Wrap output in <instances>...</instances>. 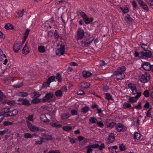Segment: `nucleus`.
<instances>
[{
    "label": "nucleus",
    "mask_w": 153,
    "mask_h": 153,
    "mask_svg": "<svg viewBox=\"0 0 153 153\" xmlns=\"http://www.w3.org/2000/svg\"><path fill=\"white\" fill-rule=\"evenodd\" d=\"M28 94L26 92H19L18 94V95L22 97H25L28 95Z\"/></svg>",
    "instance_id": "e433bc0d"
},
{
    "label": "nucleus",
    "mask_w": 153,
    "mask_h": 153,
    "mask_svg": "<svg viewBox=\"0 0 153 153\" xmlns=\"http://www.w3.org/2000/svg\"><path fill=\"white\" fill-rule=\"evenodd\" d=\"M6 56L4 54L1 49H0V61H2L3 58L4 57H6Z\"/></svg>",
    "instance_id": "37998d69"
},
{
    "label": "nucleus",
    "mask_w": 153,
    "mask_h": 153,
    "mask_svg": "<svg viewBox=\"0 0 153 153\" xmlns=\"http://www.w3.org/2000/svg\"><path fill=\"white\" fill-rule=\"evenodd\" d=\"M137 100V99L135 97H131L129 99V101L132 103H133L136 102Z\"/></svg>",
    "instance_id": "f704fd0d"
},
{
    "label": "nucleus",
    "mask_w": 153,
    "mask_h": 153,
    "mask_svg": "<svg viewBox=\"0 0 153 153\" xmlns=\"http://www.w3.org/2000/svg\"><path fill=\"white\" fill-rule=\"evenodd\" d=\"M39 51L41 53H44L45 52V50L44 47L42 46H39L38 48Z\"/></svg>",
    "instance_id": "473e14b6"
},
{
    "label": "nucleus",
    "mask_w": 153,
    "mask_h": 153,
    "mask_svg": "<svg viewBox=\"0 0 153 153\" xmlns=\"http://www.w3.org/2000/svg\"><path fill=\"white\" fill-rule=\"evenodd\" d=\"M41 102V100L39 98H35L32 100L31 103L36 104L40 102Z\"/></svg>",
    "instance_id": "2f4dec72"
},
{
    "label": "nucleus",
    "mask_w": 153,
    "mask_h": 153,
    "mask_svg": "<svg viewBox=\"0 0 153 153\" xmlns=\"http://www.w3.org/2000/svg\"><path fill=\"white\" fill-rule=\"evenodd\" d=\"M18 113V111L16 109L11 110L10 108H9V111L8 112V117H14L17 115Z\"/></svg>",
    "instance_id": "ddd939ff"
},
{
    "label": "nucleus",
    "mask_w": 153,
    "mask_h": 153,
    "mask_svg": "<svg viewBox=\"0 0 153 153\" xmlns=\"http://www.w3.org/2000/svg\"><path fill=\"white\" fill-rule=\"evenodd\" d=\"M91 35L87 32H84L81 28H79L77 31L76 39L77 40H81L83 38L84 40L81 42L82 45L83 47H87L91 45L94 39L92 37H90Z\"/></svg>",
    "instance_id": "f257e3e1"
},
{
    "label": "nucleus",
    "mask_w": 153,
    "mask_h": 153,
    "mask_svg": "<svg viewBox=\"0 0 153 153\" xmlns=\"http://www.w3.org/2000/svg\"><path fill=\"white\" fill-rule=\"evenodd\" d=\"M21 47L19 42H15L13 46V49L15 53H18L19 52Z\"/></svg>",
    "instance_id": "4468645a"
},
{
    "label": "nucleus",
    "mask_w": 153,
    "mask_h": 153,
    "mask_svg": "<svg viewBox=\"0 0 153 153\" xmlns=\"http://www.w3.org/2000/svg\"><path fill=\"white\" fill-rule=\"evenodd\" d=\"M5 103L7 104L10 106L14 105L16 104L15 102L13 100H6L5 101Z\"/></svg>",
    "instance_id": "b1692460"
},
{
    "label": "nucleus",
    "mask_w": 153,
    "mask_h": 153,
    "mask_svg": "<svg viewBox=\"0 0 153 153\" xmlns=\"http://www.w3.org/2000/svg\"><path fill=\"white\" fill-rule=\"evenodd\" d=\"M71 113L73 115H76L77 114V111L75 109H73L71 111Z\"/></svg>",
    "instance_id": "5fc2aeb1"
},
{
    "label": "nucleus",
    "mask_w": 153,
    "mask_h": 153,
    "mask_svg": "<svg viewBox=\"0 0 153 153\" xmlns=\"http://www.w3.org/2000/svg\"><path fill=\"white\" fill-rule=\"evenodd\" d=\"M116 124L115 123L111 122L107 123V126L108 127L112 128L116 125Z\"/></svg>",
    "instance_id": "a19ab883"
},
{
    "label": "nucleus",
    "mask_w": 153,
    "mask_h": 153,
    "mask_svg": "<svg viewBox=\"0 0 153 153\" xmlns=\"http://www.w3.org/2000/svg\"><path fill=\"white\" fill-rule=\"evenodd\" d=\"M141 135L137 132H135L134 134V138L135 140H139L140 138Z\"/></svg>",
    "instance_id": "7c9ffc66"
},
{
    "label": "nucleus",
    "mask_w": 153,
    "mask_h": 153,
    "mask_svg": "<svg viewBox=\"0 0 153 153\" xmlns=\"http://www.w3.org/2000/svg\"><path fill=\"white\" fill-rule=\"evenodd\" d=\"M33 96L35 98H37L41 96V94H37L36 92H34L33 93Z\"/></svg>",
    "instance_id": "6e6d98bb"
},
{
    "label": "nucleus",
    "mask_w": 153,
    "mask_h": 153,
    "mask_svg": "<svg viewBox=\"0 0 153 153\" xmlns=\"http://www.w3.org/2000/svg\"><path fill=\"white\" fill-rule=\"evenodd\" d=\"M144 96L147 97H149V94L148 90H145L143 93Z\"/></svg>",
    "instance_id": "864d4df0"
},
{
    "label": "nucleus",
    "mask_w": 153,
    "mask_h": 153,
    "mask_svg": "<svg viewBox=\"0 0 153 153\" xmlns=\"http://www.w3.org/2000/svg\"><path fill=\"white\" fill-rule=\"evenodd\" d=\"M115 127L118 132L124 131L126 130V128L121 123L118 124Z\"/></svg>",
    "instance_id": "0eeeda50"
},
{
    "label": "nucleus",
    "mask_w": 153,
    "mask_h": 153,
    "mask_svg": "<svg viewBox=\"0 0 153 153\" xmlns=\"http://www.w3.org/2000/svg\"><path fill=\"white\" fill-rule=\"evenodd\" d=\"M55 94L57 97H61L62 96V92L60 90H58L55 92Z\"/></svg>",
    "instance_id": "4c0bfd02"
},
{
    "label": "nucleus",
    "mask_w": 153,
    "mask_h": 153,
    "mask_svg": "<svg viewBox=\"0 0 153 153\" xmlns=\"http://www.w3.org/2000/svg\"><path fill=\"white\" fill-rule=\"evenodd\" d=\"M126 69V68L124 66L119 68L116 71L113 72V75L117 76L116 78L117 79H122L125 77V75L123 73L125 71Z\"/></svg>",
    "instance_id": "f03ea898"
},
{
    "label": "nucleus",
    "mask_w": 153,
    "mask_h": 153,
    "mask_svg": "<svg viewBox=\"0 0 153 153\" xmlns=\"http://www.w3.org/2000/svg\"><path fill=\"white\" fill-rule=\"evenodd\" d=\"M56 78L57 79V81L59 82H61L62 80L61 75L60 73H58L56 74Z\"/></svg>",
    "instance_id": "ea45409f"
},
{
    "label": "nucleus",
    "mask_w": 153,
    "mask_h": 153,
    "mask_svg": "<svg viewBox=\"0 0 153 153\" xmlns=\"http://www.w3.org/2000/svg\"><path fill=\"white\" fill-rule=\"evenodd\" d=\"M9 108H5L1 110L0 111V116L8 117V112Z\"/></svg>",
    "instance_id": "1a4fd4ad"
},
{
    "label": "nucleus",
    "mask_w": 153,
    "mask_h": 153,
    "mask_svg": "<svg viewBox=\"0 0 153 153\" xmlns=\"http://www.w3.org/2000/svg\"><path fill=\"white\" fill-rule=\"evenodd\" d=\"M25 45L22 50V53L25 54H27L29 52V51L28 48Z\"/></svg>",
    "instance_id": "4be33fe9"
},
{
    "label": "nucleus",
    "mask_w": 153,
    "mask_h": 153,
    "mask_svg": "<svg viewBox=\"0 0 153 153\" xmlns=\"http://www.w3.org/2000/svg\"><path fill=\"white\" fill-rule=\"evenodd\" d=\"M106 99L108 100H113L112 97L109 93H106L105 94Z\"/></svg>",
    "instance_id": "c03bdc74"
},
{
    "label": "nucleus",
    "mask_w": 153,
    "mask_h": 153,
    "mask_svg": "<svg viewBox=\"0 0 153 153\" xmlns=\"http://www.w3.org/2000/svg\"><path fill=\"white\" fill-rule=\"evenodd\" d=\"M134 56L136 57H138L140 58H141V51L139 53L136 51H135Z\"/></svg>",
    "instance_id": "09e8293b"
},
{
    "label": "nucleus",
    "mask_w": 153,
    "mask_h": 153,
    "mask_svg": "<svg viewBox=\"0 0 153 153\" xmlns=\"http://www.w3.org/2000/svg\"><path fill=\"white\" fill-rule=\"evenodd\" d=\"M50 153H60L59 150H51L50 151Z\"/></svg>",
    "instance_id": "774afa93"
},
{
    "label": "nucleus",
    "mask_w": 153,
    "mask_h": 153,
    "mask_svg": "<svg viewBox=\"0 0 153 153\" xmlns=\"http://www.w3.org/2000/svg\"><path fill=\"white\" fill-rule=\"evenodd\" d=\"M84 94V91L82 90H79L77 92V94L78 95H82Z\"/></svg>",
    "instance_id": "680f3d73"
},
{
    "label": "nucleus",
    "mask_w": 153,
    "mask_h": 153,
    "mask_svg": "<svg viewBox=\"0 0 153 153\" xmlns=\"http://www.w3.org/2000/svg\"><path fill=\"white\" fill-rule=\"evenodd\" d=\"M90 109V108L88 106H85L83 107L81 110V112L83 113H87Z\"/></svg>",
    "instance_id": "c756f323"
},
{
    "label": "nucleus",
    "mask_w": 153,
    "mask_h": 153,
    "mask_svg": "<svg viewBox=\"0 0 153 153\" xmlns=\"http://www.w3.org/2000/svg\"><path fill=\"white\" fill-rule=\"evenodd\" d=\"M55 78V76H50L47 80L48 83H50L51 82L54 80Z\"/></svg>",
    "instance_id": "a18cd8bd"
},
{
    "label": "nucleus",
    "mask_w": 153,
    "mask_h": 153,
    "mask_svg": "<svg viewBox=\"0 0 153 153\" xmlns=\"http://www.w3.org/2000/svg\"><path fill=\"white\" fill-rule=\"evenodd\" d=\"M13 124V122L8 121H5L4 122L3 125L4 126H8L9 125H11Z\"/></svg>",
    "instance_id": "de8ad7c7"
},
{
    "label": "nucleus",
    "mask_w": 153,
    "mask_h": 153,
    "mask_svg": "<svg viewBox=\"0 0 153 153\" xmlns=\"http://www.w3.org/2000/svg\"><path fill=\"white\" fill-rule=\"evenodd\" d=\"M97 125L99 126L102 127H103L104 125L102 122L101 121H99L97 123Z\"/></svg>",
    "instance_id": "338daca9"
},
{
    "label": "nucleus",
    "mask_w": 153,
    "mask_h": 153,
    "mask_svg": "<svg viewBox=\"0 0 153 153\" xmlns=\"http://www.w3.org/2000/svg\"><path fill=\"white\" fill-rule=\"evenodd\" d=\"M123 108L124 109H132V107L131 104L127 102H125L124 103L123 105Z\"/></svg>",
    "instance_id": "aec40b11"
},
{
    "label": "nucleus",
    "mask_w": 153,
    "mask_h": 153,
    "mask_svg": "<svg viewBox=\"0 0 153 153\" xmlns=\"http://www.w3.org/2000/svg\"><path fill=\"white\" fill-rule=\"evenodd\" d=\"M90 84L87 82H82L81 84V86L82 88L86 89L89 87Z\"/></svg>",
    "instance_id": "6ab92c4d"
},
{
    "label": "nucleus",
    "mask_w": 153,
    "mask_h": 153,
    "mask_svg": "<svg viewBox=\"0 0 153 153\" xmlns=\"http://www.w3.org/2000/svg\"><path fill=\"white\" fill-rule=\"evenodd\" d=\"M27 123L28 124H30L28 126V128L30 131L33 132L39 131V128L36 127L35 126H33L29 121H27Z\"/></svg>",
    "instance_id": "9b49d317"
},
{
    "label": "nucleus",
    "mask_w": 153,
    "mask_h": 153,
    "mask_svg": "<svg viewBox=\"0 0 153 153\" xmlns=\"http://www.w3.org/2000/svg\"><path fill=\"white\" fill-rule=\"evenodd\" d=\"M150 78V76L149 73L146 72L142 74L140 79L141 82L143 83H145L148 82Z\"/></svg>",
    "instance_id": "20e7f679"
},
{
    "label": "nucleus",
    "mask_w": 153,
    "mask_h": 153,
    "mask_svg": "<svg viewBox=\"0 0 153 153\" xmlns=\"http://www.w3.org/2000/svg\"><path fill=\"white\" fill-rule=\"evenodd\" d=\"M89 121L92 123H96L97 121V119L95 117H90L89 119Z\"/></svg>",
    "instance_id": "c9c22d12"
},
{
    "label": "nucleus",
    "mask_w": 153,
    "mask_h": 153,
    "mask_svg": "<svg viewBox=\"0 0 153 153\" xmlns=\"http://www.w3.org/2000/svg\"><path fill=\"white\" fill-rule=\"evenodd\" d=\"M82 74L84 77L87 78L90 76L92 74L90 72L84 71H82Z\"/></svg>",
    "instance_id": "dca6fc26"
},
{
    "label": "nucleus",
    "mask_w": 153,
    "mask_h": 153,
    "mask_svg": "<svg viewBox=\"0 0 153 153\" xmlns=\"http://www.w3.org/2000/svg\"><path fill=\"white\" fill-rule=\"evenodd\" d=\"M146 2L150 6H153V0H146Z\"/></svg>",
    "instance_id": "13d9d810"
},
{
    "label": "nucleus",
    "mask_w": 153,
    "mask_h": 153,
    "mask_svg": "<svg viewBox=\"0 0 153 153\" xmlns=\"http://www.w3.org/2000/svg\"><path fill=\"white\" fill-rule=\"evenodd\" d=\"M30 31V29H26V30H25V36H26V37H27L28 35V34H29V32Z\"/></svg>",
    "instance_id": "bf43d9fd"
},
{
    "label": "nucleus",
    "mask_w": 153,
    "mask_h": 153,
    "mask_svg": "<svg viewBox=\"0 0 153 153\" xmlns=\"http://www.w3.org/2000/svg\"><path fill=\"white\" fill-rule=\"evenodd\" d=\"M63 129L67 131H71L72 129V127L68 126H64L62 128Z\"/></svg>",
    "instance_id": "bb28decb"
},
{
    "label": "nucleus",
    "mask_w": 153,
    "mask_h": 153,
    "mask_svg": "<svg viewBox=\"0 0 153 153\" xmlns=\"http://www.w3.org/2000/svg\"><path fill=\"white\" fill-rule=\"evenodd\" d=\"M115 139L114 135L113 133H110L106 141V143L108 144L113 142Z\"/></svg>",
    "instance_id": "9d476101"
},
{
    "label": "nucleus",
    "mask_w": 153,
    "mask_h": 153,
    "mask_svg": "<svg viewBox=\"0 0 153 153\" xmlns=\"http://www.w3.org/2000/svg\"><path fill=\"white\" fill-rule=\"evenodd\" d=\"M141 58H150L152 56V53L151 51L147 50H143L141 51Z\"/></svg>",
    "instance_id": "39448f33"
},
{
    "label": "nucleus",
    "mask_w": 153,
    "mask_h": 153,
    "mask_svg": "<svg viewBox=\"0 0 153 153\" xmlns=\"http://www.w3.org/2000/svg\"><path fill=\"white\" fill-rule=\"evenodd\" d=\"M24 137L26 139H28L34 137H38V135L36 134H32L28 133H25L24 134Z\"/></svg>",
    "instance_id": "2eb2a0df"
},
{
    "label": "nucleus",
    "mask_w": 153,
    "mask_h": 153,
    "mask_svg": "<svg viewBox=\"0 0 153 153\" xmlns=\"http://www.w3.org/2000/svg\"><path fill=\"white\" fill-rule=\"evenodd\" d=\"M125 20L126 22L129 23H131L133 21V19L130 16V15L127 14V16H126L125 18Z\"/></svg>",
    "instance_id": "412c9836"
},
{
    "label": "nucleus",
    "mask_w": 153,
    "mask_h": 153,
    "mask_svg": "<svg viewBox=\"0 0 153 153\" xmlns=\"http://www.w3.org/2000/svg\"><path fill=\"white\" fill-rule=\"evenodd\" d=\"M79 13L80 14L81 17L83 18L84 22L86 24L88 25L90 23V19L84 12L81 11L79 12Z\"/></svg>",
    "instance_id": "423d86ee"
},
{
    "label": "nucleus",
    "mask_w": 153,
    "mask_h": 153,
    "mask_svg": "<svg viewBox=\"0 0 153 153\" xmlns=\"http://www.w3.org/2000/svg\"><path fill=\"white\" fill-rule=\"evenodd\" d=\"M132 4L133 5V7L135 8H138L137 3L135 1H133L132 2Z\"/></svg>",
    "instance_id": "052dcab7"
},
{
    "label": "nucleus",
    "mask_w": 153,
    "mask_h": 153,
    "mask_svg": "<svg viewBox=\"0 0 153 153\" xmlns=\"http://www.w3.org/2000/svg\"><path fill=\"white\" fill-rule=\"evenodd\" d=\"M129 11L128 8L127 7H124V9L123 10V12L124 14L127 13Z\"/></svg>",
    "instance_id": "4d7b16f0"
},
{
    "label": "nucleus",
    "mask_w": 153,
    "mask_h": 153,
    "mask_svg": "<svg viewBox=\"0 0 153 153\" xmlns=\"http://www.w3.org/2000/svg\"><path fill=\"white\" fill-rule=\"evenodd\" d=\"M17 100L19 102L17 103L19 105H24L25 106L28 107L31 105V103L26 98H20Z\"/></svg>",
    "instance_id": "7ed1b4c3"
},
{
    "label": "nucleus",
    "mask_w": 153,
    "mask_h": 153,
    "mask_svg": "<svg viewBox=\"0 0 153 153\" xmlns=\"http://www.w3.org/2000/svg\"><path fill=\"white\" fill-rule=\"evenodd\" d=\"M147 43L145 44L143 42H141L140 43V45L141 48H143V50H147L149 48V47L147 45Z\"/></svg>",
    "instance_id": "cd10ccee"
},
{
    "label": "nucleus",
    "mask_w": 153,
    "mask_h": 153,
    "mask_svg": "<svg viewBox=\"0 0 153 153\" xmlns=\"http://www.w3.org/2000/svg\"><path fill=\"white\" fill-rule=\"evenodd\" d=\"M134 108H136L137 109H140L141 108V103L139 102L138 104L137 105L134 106L132 107L133 109H134Z\"/></svg>",
    "instance_id": "8fccbe9b"
},
{
    "label": "nucleus",
    "mask_w": 153,
    "mask_h": 153,
    "mask_svg": "<svg viewBox=\"0 0 153 153\" xmlns=\"http://www.w3.org/2000/svg\"><path fill=\"white\" fill-rule=\"evenodd\" d=\"M149 103L148 102H146L144 105V107L145 108H148L149 107Z\"/></svg>",
    "instance_id": "69168bd1"
},
{
    "label": "nucleus",
    "mask_w": 153,
    "mask_h": 153,
    "mask_svg": "<svg viewBox=\"0 0 153 153\" xmlns=\"http://www.w3.org/2000/svg\"><path fill=\"white\" fill-rule=\"evenodd\" d=\"M50 125L52 126L55 127H61L62 125L61 124H57L56 123H51Z\"/></svg>",
    "instance_id": "79ce46f5"
},
{
    "label": "nucleus",
    "mask_w": 153,
    "mask_h": 153,
    "mask_svg": "<svg viewBox=\"0 0 153 153\" xmlns=\"http://www.w3.org/2000/svg\"><path fill=\"white\" fill-rule=\"evenodd\" d=\"M42 137H45V139L48 140H51L53 139L51 135L46 134L45 133H42Z\"/></svg>",
    "instance_id": "f3484780"
},
{
    "label": "nucleus",
    "mask_w": 153,
    "mask_h": 153,
    "mask_svg": "<svg viewBox=\"0 0 153 153\" xmlns=\"http://www.w3.org/2000/svg\"><path fill=\"white\" fill-rule=\"evenodd\" d=\"M4 27L6 29L9 30L13 29L14 28L13 25L10 23H7L5 25Z\"/></svg>",
    "instance_id": "5701e85b"
},
{
    "label": "nucleus",
    "mask_w": 153,
    "mask_h": 153,
    "mask_svg": "<svg viewBox=\"0 0 153 153\" xmlns=\"http://www.w3.org/2000/svg\"><path fill=\"white\" fill-rule=\"evenodd\" d=\"M26 119L30 121H33V116L32 115H29L26 117Z\"/></svg>",
    "instance_id": "e2e57ef3"
},
{
    "label": "nucleus",
    "mask_w": 153,
    "mask_h": 153,
    "mask_svg": "<svg viewBox=\"0 0 153 153\" xmlns=\"http://www.w3.org/2000/svg\"><path fill=\"white\" fill-rule=\"evenodd\" d=\"M139 4L140 6L144 10L146 11L149 10V8L147 6L143 1H142L141 3H140Z\"/></svg>",
    "instance_id": "a211bd4d"
},
{
    "label": "nucleus",
    "mask_w": 153,
    "mask_h": 153,
    "mask_svg": "<svg viewBox=\"0 0 153 153\" xmlns=\"http://www.w3.org/2000/svg\"><path fill=\"white\" fill-rule=\"evenodd\" d=\"M53 96V93H49L46 94L44 97L46 99H50L52 98Z\"/></svg>",
    "instance_id": "c85d7f7f"
},
{
    "label": "nucleus",
    "mask_w": 153,
    "mask_h": 153,
    "mask_svg": "<svg viewBox=\"0 0 153 153\" xmlns=\"http://www.w3.org/2000/svg\"><path fill=\"white\" fill-rule=\"evenodd\" d=\"M70 116V115L68 113H65L61 116L62 120H65L68 118Z\"/></svg>",
    "instance_id": "393cba45"
},
{
    "label": "nucleus",
    "mask_w": 153,
    "mask_h": 153,
    "mask_svg": "<svg viewBox=\"0 0 153 153\" xmlns=\"http://www.w3.org/2000/svg\"><path fill=\"white\" fill-rule=\"evenodd\" d=\"M141 67L144 70L149 71L150 70V64L148 62H144L142 65Z\"/></svg>",
    "instance_id": "f8f14e48"
},
{
    "label": "nucleus",
    "mask_w": 153,
    "mask_h": 153,
    "mask_svg": "<svg viewBox=\"0 0 153 153\" xmlns=\"http://www.w3.org/2000/svg\"><path fill=\"white\" fill-rule=\"evenodd\" d=\"M8 131V129L5 128L3 131H0V135L3 136L7 133Z\"/></svg>",
    "instance_id": "58836bf2"
},
{
    "label": "nucleus",
    "mask_w": 153,
    "mask_h": 153,
    "mask_svg": "<svg viewBox=\"0 0 153 153\" xmlns=\"http://www.w3.org/2000/svg\"><path fill=\"white\" fill-rule=\"evenodd\" d=\"M54 35L55 37V39H58L59 36L56 30H55L54 32Z\"/></svg>",
    "instance_id": "0e129e2a"
},
{
    "label": "nucleus",
    "mask_w": 153,
    "mask_h": 153,
    "mask_svg": "<svg viewBox=\"0 0 153 153\" xmlns=\"http://www.w3.org/2000/svg\"><path fill=\"white\" fill-rule=\"evenodd\" d=\"M128 87L130 88L132 91H133L135 90H136V86H134L132 83H130L128 85Z\"/></svg>",
    "instance_id": "72a5a7b5"
},
{
    "label": "nucleus",
    "mask_w": 153,
    "mask_h": 153,
    "mask_svg": "<svg viewBox=\"0 0 153 153\" xmlns=\"http://www.w3.org/2000/svg\"><path fill=\"white\" fill-rule=\"evenodd\" d=\"M65 47L64 45H62L59 48L57 49L56 51V54L59 56L63 55L65 53Z\"/></svg>",
    "instance_id": "6e6552de"
},
{
    "label": "nucleus",
    "mask_w": 153,
    "mask_h": 153,
    "mask_svg": "<svg viewBox=\"0 0 153 153\" xmlns=\"http://www.w3.org/2000/svg\"><path fill=\"white\" fill-rule=\"evenodd\" d=\"M99 146V145L98 143H95L92 145H90L89 146H88L87 147L88 148L90 147L92 148H97Z\"/></svg>",
    "instance_id": "3c124183"
},
{
    "label": "nucleus",
    "mask_w": 153,
    "mask_h": 153,
    "mask_svg": "<svg viewBox=\"0 0 153 153\" xmlns=\"http://www.w3.org/2000/svg\"><path fill=\"white\" fill-rule=\"evenodd\" d=\"M40 119L42 121H43L44 122H49L50 120L47 119L45 115L43 114L42 115V117H40Z\"/></svg>",
    "instance_id": "a878e982"
},
{
    "label": "nucleus",
    "mask_w": 153,
    "mask_h": 153,
    "mask_svg": "<svg viewBox=\"0 0 153 153\" xmlns=\"http://www.w3.org/2000/svg\"><path fill=\"white\" fill-rule=\"evenodd\" d=\"M50 83H48V82L47 81L46 82H44L42 86V89H44L46 87H49V84Z\"/></svg>",
    "instance_id": "49530a36"
},
{
    "label": "nucleus",
    "mask_w": 153,
    "mask_h": 153,
    "mask_svg": "<svg viewBox=\"0 0 153 153\" xmlns=\"http://www.w3.org/2000/svg\"><path fill=\"white\" fill-rule=\"evenodd\" d=\"M119 148L120 150L122 151H124L126 149V146L123 143L120 146Z\"/></svg>",
    "instance_id": "603ef678"
}]
</instances>
